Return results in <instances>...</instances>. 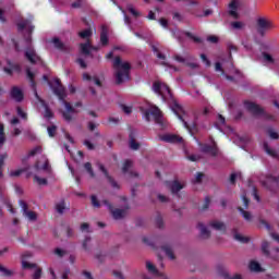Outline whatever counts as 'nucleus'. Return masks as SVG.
I'll return each mask as SVG.
<instances>
[{
    "label": "nucleus",
    "instance_id": "1",
    "mask_svg": "<svg viewBox=\"0 0 279 279\" xmlns=\"http://www.w3.org/2000/svg\"><path fill=\"white\" fill-rule=\"evenodd\" d=\"M50 88L53 90L54 95L62 101L64 105L65 111H63V119L65 121H71L73 119L72 114L77 113L75 108L71 106L70 102L65 101L66 90L63 88L62 84L60 83V78H54L51 83H49Z\"/></svg>",
    "mask_w": 279,
    "mask_h": 279
},
{
    "label": "nucleus",
    "instance_id": "2",
    "mask_svg": "<svg viewBox=\"0 0 279 279\" xmlns=\"http://www.w3.org/2000/svg\"><path fill=\"white\" fill-rule=\"evenodd\" d=\"M112 66L117 84H123L130 80V70L132 69L130 62L123 61L121 57H116Z\"/></svg>",
    "mask_w": 279,
    "mask_h": 279
},
{
    "label": "nucleus",
    "instance_id": "3",
    "mask_svg": "<svg viewBox=\"0 0 279 279\" xmlns=\"http://www.w3.org/2000/svg\"><path fill=\"white\" fill-rule=\"evenodd\" d=\"M26 75L31 82V86L34 88V93L37 101H39V104H41V106L45 108L44 117L46 119H51V117H53V113L51 112V110H49V107H47V104H45V100H43L41 97L38 96V92H36V82H34V77H36V74H34V72H31L29 69H27Z\"/></svg>",
    "mask_w": 279,
    "mask_h": 279
},
{
    "label": "nucleus",
    "instance_id": "4",
    "mask_svg": "<svg viewBox=\"0 0 279 279\" xmlns=\"http://www.w3.org/2000/svg\"><path fill=\"white\" fill-rule=\"evenodd\" d=\"M101 204L107 206L108 210L111 213V216L117 221H119L120 219H125V216L128 215V213L130 210V205H125L124 208H122V209L121 208H114L112 206V204H110V202H108V199H104L101 202Z\"/></svg>",
    "mask_w": 279,
    "mask_h": 279
},
{
    "label": "nucleus",
    "instance_id": "5",
    "mask_svg": "<svg viewBox=\"0 0 279 279\" xmlns=\"http://www.w3.org/2000/svg\"><path fill=\"white\" fill-rule=\"evenodd\" d=\"M146 121H155L158 125H162V112L158 107H150L145 111Z\"/></svg>",
    "mask_w": 279,
    "mask_h": 279
},
{
    "label": "nucleus",
    "instance_id": "6",
    "mask_svg": "<svg viewBox=\"0 0 279 279\" xmlns=\"http://www.w3.org/2000/svg\"><path fill=\"white\" fill-rule=\"evenodd\" d=\"M269 29H274V22L269 19L259 17L256 26L257 34H259V36H265Z\"/></svg>",
    "mask_w": 279,
    "mask_h": 279
},
{
    "label": "nucleus",
    "instance_id": "7",
    "mask_svg": "<svg viewBox=\"0 0 279 279\" xmlns=\"http://www.w3.org/2000/svg\"><path fill=\"white\" fill-rule=\"evenodd\" d=\"M154 93H157L162 97L163 101L171 99V89L163 83L155 82L153 85Z\"/></svg>",
    "mask_w": 279,
    "mask_h": 279
},
{
    "label": "nucleus",
    "instance_id": "8",
    "mask_svg": "<svg viewBox=\"0 0 279 279\" xmlns=\"http://www.w3.org/2000/svg\"><path fill=\"white\" fill-rule=\"evenodd\" d=\"M175 114L180 121H182L184 128L191 132L192 130H195L196 123L193 120H189V116L186 113L180 114V112L175 111Z\"/></svg>",
    "mask_w": 279,
    "mask_h": 279
},
{
    "label": "nucleus",
    "instance_id": "9",
    "mask_svg": "<svg viewBox=\"0 0 279 279\" xmlns=\"http://www.w3.org/2000/svg\"><path fill=\"white\" fill-rule=\"evenodd\" d=\"M22 266L24 269H33V279H40L43 277V269L36 266V264L23 262Z\"/></svg>",
    "mask_w": 279,
    "mask_h": 279
},
{
    "label": "nucleus",
    "instance_id": "10",
    "mask_svg": "<svg viewBox=\"0 0 279 279\" xmlns=\"http://www.w3.org/2000/svg\"><path fill=\"white\" fill-rule=\"evenodd\" d=\"M20 207L22 208V213L24 217H27L28 221H36L38 219V215L35 211L28 210L27 203L24 201L19 202Z\"/></svg>",
    "mask_w": 279,
    "mask_h": 279
},
{
    "label": "nucleus",
    "instance_id": "11",
    "mask_svg": "<svg viewBox=\"0 0 279 279\" xmlns=\"http://www.w3.org/2000/svg\"><path fill=\"white\" fill-rule=\"evenodd\" d=\"M8 66L3 68L7 75H14V73H21V65L19 63L12 62L10 59L7 60Z\"/></svg>",
    "mask_w": 279,
    "mask_h": 279
},
{
    "label": "nucleus",
    "instance_id": "12",
    "mask_svg": "<svg viewBox=\"0 0 279 279\" xmlns=\"http://www.w3.org/2000/svg\"><path fill=\"white\" fill-rule=\"evenodd\" d=\"M10 97L14 101L21 104V101H23L24 99L23 89H21L19 86H13L10 90Z\"/></svg>",
    "mask_w": 279,
    "mask_h": 279
},
{
    "label": "nucleus",
    "instance_id": "13",
    "mask_svg": "<svg viewBox=\"0 0 279 279\" xmlns=\"http://www.w3.org/2000/svg\"><path fill=\"white\" fill-rule=\"evenodd\" d=\"M244 108H246L248 112H252V114H255L256 117L263 114V108H260V106L256 105L255 102L245 101Z\"/></svg>",
    "mask_w": 279,
    "mask_h": 279
},
{
    "label": "nucleus",
    "instance_id": "14",
    "mask_svg": "<svg viewBox=\"0 0 279 279\" xmlns=\"http://www.w3.org/2000/svg\"><path fill=\"white\" fill-rule=\"evenodd\" d=\"M162 252L170 260H175V254L173 253V243L168 242L161 246Z\"/></svg>",
    "mask_w": 279,
    "mask_h": 279
},
{
    "label": "nucleus",
    "instance_id": "15",
    "mask_svg": "<svg viewBox=\"0 0 279 279\" xmlns=\"http://www.w3.org/2000/svg\"><path fill=\"white\" fill-rule=\"evenodd\" d=\"M25 57L27 58L28 61L32 62V64H35V62H38V60H40V57L36 54V50H34V48L32 47H28L25 50Z\"/></svg>",
    "mask_w": 279,
    "mask_h": 279
},
{
    "label": "nucleus",
    "instance_id": "16",
    "mask_svg": "<svg viewBox=\"0 0 279 279\" xmlns=\"http://www.w3.org/2000/svg\"><path fill=\"white\" fill-rule=\"evenodd\" d=\"M160 141H163V143H182V137L175 135V134H165L161 135Z\"/></svg>",
    "mask_w": 279,
    "mask_h": 279
},
{
    "label": "nucleus",
    "instance_id": "17",
    "mask_svg": "<svg viewBox=\"0 0 279 279\" xmlns=\"http://www.w3.org/2000/svg\"><path fill=\"white\" fill-rule=\"evenodd\" d=\"M168 186L171 193L175 194V193H180V191H182V189H184L186 184L184 182L172 181V182H168Z\"/></svg>",
    "mask_w": 279,
    "mask_h": 279
},
{
    "label": "nucleus",
    "instance_id": "18",
    "mask_svg": "<svg viewBox=\"0 0 279 279\" xmlns=\"http://www.w3.org/2000/svg\"><path fill=\"white\" fill-rule=\"evenodd\" d=\"M130 169H132V161L126 160L122 167V172L128 174L129 178H138V174L134 171H130Z\"/></svg>",
    "mask_w": 279,
    "mask_h": 279
},
{
    "label": "nucleus",
    "instance_id": "19",
    "mask_svg": "<svg viewBox=\"0 0 279 279\" xmlns=\"http://www.w3.org/2000/svg\"><path fill=\"white\" fill-rule=\"evenodd\" d=\"M209 228H213L214 230H218L219 232H226V223L221 222V220H211L209 222Z\"/></svg>",
    "mask_w": 279,
    "mask_h": 279
},
{
    "label": "nucleus",
    "instance_id": "20",
    "mask_svg": "<svg viewBox=\"0 0 279 279\" xmlns=\"http://www.w3.org/2000/svg\"><path fill=\"white\" fill-rule=\"evenodd\" d=\"M197 230L199 231V235L203 239H210V231L208 230V228H206L205 223L198 222L197 223Z\"/></svg>",
    "mask_w": 279,
    "mask_h": 279
},
{
    "label": "nucleus",
    "instance_id": "21",
    "mask_svg": "<svg viewBox=\"0 0 279 279\" xmlns=\"http://www.w3.org/2000/svg\"><path fill=\"white\" fill-rule=\"evenodd\" d=\"M100 171H102L104 175L107 178L108 182L111 184L112 189H119V183H117V181H114V179H112V177H110V174H108V170H106V168L100 165L99 166Z\"/></svg>",
    "mask_w": 279,
    "mask_h": 279
},
{
    "label": "nucleus",
    "instance_id": "22",
    "mask_svg": "<svg viewBox=\"0 0 279 279\" xmlns=\"http://www.w3.org/2000/svg\"><path fill=\"white\" fill-rule=\"evenodd\" d=\"M239 8V2L236 0H232L229 4V14L233 16V19H239V13L236 9Z\"/></svg>",
    "mask_w": 279,
    "mask_h": 279
},
{
    "label": "nucleus",
    "instance_id": "23",
    "mask_svg": "<svg viewBox=\"0 0 279 279\" xmlns=\"http://www.w3.org/2000/svg\"><path fill=\"white\" fill-rule=\"evenodd\" d=\"M129 145L130 148L133 149L134 151H136L141 147V144L136 142V135L134 134V132H131L130 134Z\"/></svg>",
    "mask_w": 279,
    "mask_h": 279
},
{
    "label": "nucleus",
    "instance_id": "24",
    "mask_svg": "<svg viewBox=\"0 0 279 279\" xmlns=\"http://www.w3.org/2000/svg\"><path fill=\"white\" fill-rule=\"evenodd\" d=\"M93 49L97 50V48H94L90 45V41H87L85 44H81V51H82V53H84V56H90V51H93Z\"/></svg>",
    "mask_w": 279,
    "mask_h": 279
},
{
    "label": "nucleus",
    "instance_id": "25",
    "mask_svg": "<svg viewBox=\"0 0 279 279\" xmlns=\"http://www.w3.org/2000/svg\"><path fill=\"white\" fill-rule=\"evenodd\" d=\"M17 27L20 31H23V29H29V32H33L34 29V26L32 25V22L31 21H22L17 24Z\"/></svg>",
    "mask_w": 279,
    "mask_h": 279
},
{
    "label": "nucleus",
    "instance_id": "26",
    "mask_svg": "<svg viewBox=\"0 0 279 279\" xmlns=\"http://www.w3.org/2000/svg\"><path fill=\"white\" fill-rule=\"evenodd\" d=\"M231 29H235L238 32H243L245 29V23L241 21H235L230 23Z\"/></svg>",
    "mask_w": 279,
    "mask_h": 279
},
{
    "label": "nucleus",
    "instance_id": "27",
    "mask_svg": "<svg viewBox=\"0 0 279 279\" xmlns=\"http://www.w3.org/2000/svg\"><path fill=\"white\" fill-rule=\"evenodd\" d=\"M0 275L4 278H12V276H14V270H10L5 266L0 264Z\"/></svg>",
    "mask_w": 279,
    "mask_h": 279
},
{
    "label": "nucleus",
    "instance_id": "28",
    "mask_svg": "<svg viewBox=\"0 0 279 279\" xmlns=\"http://www.w3.org/2000/svg\"><path fill=\"white\" fill-rule=\"evenodd\" d=\"M100 43L102 47H106L108 45V28L102 27V31L100 33Z\"/></svg>",
    "mask_w": 279,
    "mask_h": 279
},
{
    "label": "nucleus",
    "instance_id": "29",
    "mask_svg": "<svg viewBox=\"0 0 279 279\" xmlns=\"http://www.w3.org/2000/svg\"><path fill=\"white\" fill-rule=\"evenodd\" d=\"M52 44L56 47V49H60V51H66V46L62 41H60L58 37H54L52 39Z\"/></svg>",
    "mask_w": 279,
    "mask_h": 279
},
{
    "label": "nucleus",
    "instance_id": "30",
    "mask_svg": "<svg viewBox=\"0 0 279 279\" xmlns=\"http://www.w3.org/2000/svg\"><path fill=\"white\" fill-rule=\"evenodd\" d=\"M239 213H241L243 219H245V221H252L253 216L252 213L243 209V207H238Z\"/></svg>",
    "mask_w": 279,
    "mask_h": 279
},
{
    "label": "nucleus",
    "instance_id": "31",
    "mask_svg": "<svg viewBox=\"0 0 279 279\" xmlns=\"http://www.w3.org/2000/svg\"><path fill=\"white\" fill-rule=\"evenodd\" d=\"M264 149L268 156H271L272 158H278V153L275 149L269 148L268 143H264Z\"/></svg>",
    "mask_w": 279,
    "mask_h": 279
},
{
    "label": "nucleus",
    "instance_id": "32",
    "mask_svg": "<svg viewBox=\"0 0 279 279\" xmlns=\"http://www.w3.org/2000/svg\"><path fill=\"white\" fill-rule=\"evenodd\" d=\"M146 269L150 272V274H156L157 276H163L162 274L158 272V269H156V266H154V264H151V262H146Z\"/></svg>",
    "mask_w": 279,
    "mask_h": 279
},
{
    "label": "nucleus",
    "instance_id": "33",
    "mask_svg": "<svg viewBox=\"0 0 279 279\" xmlns=\"http://www.w3.org/2000/svg\"><path fill=\"white\" fill-rule=\"evenodd\" d=\"M83 80H87L92 82V84H95L96 86H101V81H99V78L97 77L92 78L90 75H88L87 73L83 74Z\"/></svg>",
    "mask_w": 279,
    "mask_h": 279
},
{
    "label": "nucleus",
    "instance_id": "34",
    "mask_svg": "<svg viewBox=\"0 0 279 279\" xmlns=\"http://www.w3.org/2000/svg\"><path fill=\"white\" fill-rule=\"evenodd\" d=\"M56 210H57V213H59V215H63L64 210H66V203H64V201H60L56 205Z\"/></svg>",
    "mask_w": 279,
    "mask_h": 279
},
{
    "label": "nucleus",
    "instance_id": "35",
    "mask_svg": "<svg viewBox=\"0 0 279 279\" xmlns=\"http://www.w3.org/2000/svg\"><path fill=\"white\" fill-rule=\"evenodd\" d=\"M202 151H204L205 154H210L211 156L217 155V148L208 145L204 146L202 148Z\"/></svg>",
    "mask_w": 279,
    "mask_h": 279
},
{
    "label": "nucleus",
    "instance_id": "36",
    "mask_svg": "<svg viewBox=\"0 0 279 279\" xmlns=\"http://www.w3.org/2000/svg\"><path fill=\"white\" fill-rule=\"evenodd\" d=\"M250 269H251V271H256V272L263 271V267H260V264L255 260L250 263Z\"/></svg>",
    "mask_w": 279,
    "mask_h": 279
},
{
    "label": "nucleus",
    "instance_id": "37",
    "mask_svg": "<svg viewBox=\"0 0 279 279\" xmlns=\"http://www.w3.org/2000/svg\"><path fill=\"white\" fill-rule=\"evenodd\" d=\"M233 239H235V241H239V243H247V241H250V238L244 236L241 233H234Z\"/></svg>",
    "mask_w": 279,
    "mask_h": 279
},
{
    "label": "nucleus",
    "instance_id": "38",
    "mask_svg": "<svg viewBox=\"0 0 279 279\" xmlns=\"http://www.w3.org/2000/svg\"><path fill=\"white\" fill-rule=\"evenodd\" d=\"M7 158H8V153H3L0 155V178H3V171H1V169H3V165H5Z\"/></svg>",
    "mask_w": 279,
    "mask_h": 279
},
{
    "label": "nucleus",
    "instance_id": "39",
    "mask_svg": "<svg viewBox=\"0 0 279 279\" xmlns=\"http://www.w3.org/2000/svg\"><path fill=\"white\" fill-rule=\"evenodd\" d=\"M3 145H5V132L3 124H0V148L3 147Z\"/></svg>",
    "mask_w": 279,
    "mask_h": 279
},
{
    "label": "nucleus",
    "instance_id": "40",
    "mask_svg": "<svg viewBox=\"0 0 279 279\" xmlns=\"http://www.w3.org/2000/svg\"><path fill=\"white\" fill-rule=\"evenodd\" d=\"M90 199H92V206L94 208H101V202H99V198H97L96 195H92Z\"/></svg>",
    "mask_w": 279,
    "mask_h": 279
},
{
    "label": "nucleus",
    "instance_id": "41",
    "mask_svg": "<svg viewBox=\"0 0 279 279\" xmlns=\"http://www.w3.org/2000/svg\"><path fill=\"white\" fill-rule=\"evenodd\" d=\"M78 36L81 38H90V36H93V31L90 28H87V29L78 33Z\"/></svg>",
    "mask_w": 279,
    "mask_h": 279
},
{
    "label": "nucleus",
    "instance_id": "42",
    "mask_svg": "<svg viewBox=\"0 0 279 279\" xmlns=\"http://www.w3.org/2000/svg\"><path fill=\"white\" fill-rule=\"evenodd\" d=\"M262 56H263V59L265 60V62H268L269 64H274L276 62L274 57H271V54H269L267 52H263Z\"/></svg>",
    "mask_w": 279,
    "mask_h": 279
},
{
    "label": "nucleus",
    "instance_id": "43",
    "mask_svg": "<svg viewBox=\"0 0 279 279\" xmlns=\"http://www.w3.org/2000/svg\"><path fill=\"white\" fill-rule=\"evenodd\" d=\"M34 181L37 182V184H39V186H47V179H45V178L35 175Z\"/></svg>",
    "mask_w": 279,
    "mask_h": 279
},
{
    "label": "nucleus",
    "instance_id": "44",
    "mask_svg": "<svg viewBox=\"0 0 279 279\" xmlns=\"http://www.w3.org/2000/svg\"><path fill=\"white\" fill-rule=\"evenodd\" d=\"M82 245L83 250H85V252H88L90 250V236H86Z\"/></svg>",
    "mask_w": 279,
    "mask_h": 279
},
{
    "label": "nucleus",
    "instance_id": "45",
    "mask_svg": "<svg viewBox=\"0 0 279 279\" xmlns=\"http://www.w3.org/2000/svg\"><path fill=\"white\" fill-rule=\"evenodd\" d=\"M84 167L87 173H89L90 178H95V172L93 171V165H90V162H86Z\"/></svg>",
    "mask_w": 279,
    "mask_h": 279
},
{
    "label": "nucleus",
    "instance_id": "46",
    "mask_svg": "<svg viewBox=\"0 0 279 279\" xmlns=\"http://www.w3.org/2000/svg\"><path fill=\"white\" fill-rule=\"evenodd\" d=\"M128 10H129V12H131V14L133 16H135V19H138V16H141V12H138L136 9H134V7H132V4H130L128 7Z\"/></svg>",
    "mask_w": 279,
    "mask_h": 279
},
{
    "label": "nucleus",
    "instance_id": "47",
    "mask_svg": "<svg viewBox=\"0 0 279 279\" xmlns=\"http://www.w3.org/2000/svg\"><path fill=\"white\" fill-rule=\"evenodd\" d=\"M268 134H269L270 138H272L274 141H278V138H279L278 132L274 131L272 129H269Z\"/></svg>",
    "mask_w": 279,
    "mask_h": 279
},
{
    "label": "nucleus",
    "instance_id": "48",
    "mask_svg": "<svg viewBox=\"0 0 279 279\" xmlns=\"http://www.w3.org/2000/svg\"><path fill=\"white\" fill-rule=\"evenodd\" d=\"M23 172H25V170H23V169L12 170L10 172V177L11 178H19V175H21Z\"/></svg>",
    "mask_w": 279,
    "mask_h": 279
},
{
    "label": "nucleus",
    "instance_id": "49",
    "mask_svg": "<svg viewBox=\"0 0 279 279\" xmlns=\"http://www.w3.org/2000/svg\"><path fill=\"white\" fill-rule=\"evenodd\" d=\"M47 130H48L49 136L53 137L56 136V131L58 130V128L56 125H51V126H48Z\"/></svg>",
    "mask_w": 279,
    "mask_h": 279
},
{
    "label": "nucleus",
    "instance_id": "50",
    "mask_svg": "<svg viewBox=\"0 0 279 279\" xmlns=\"http://www.w3.org/2000/svg\"><path fill=\"white\" fill-rule=\"evenodd\" d=\"M262 251L266 256H269V243L268 242H263L262 244Z\"/></svg>",
    "mask_w": 279,
    "mask_h": 279
},
{
    "label": "nucleus",
    "instance_id": "51",
    "mask_svg": "<svg viewBox=\"0 0 279 279\" xmlns=\"http://www.w3.org/2000/svg\"><path fill=\"white\" fill-rule=\"evenodd\" d=\"M40 151H43V148L40 146H36L28 153V156H36V154H40Z\"/></svg>",
    "mask_w": 279,
    "mask_h": 279
},
{
    "label": "nucleus",
    "instance_id": "52",
    "mask_svg": "<svg viewBox=\"0 0 279 279\" xmlns=\"http://www.w3.org/2000/svg\"><path fill=\"white\" fill-rule=\"evenodd\" d=\"M207 41L213 43L214 45H217V43H219V37L215 35H210L207 37Z\"/></svg>",
    "mask_w": 279,
    "mask_h": 279
},
{
    "label": "nucleus",
    "instance_id": "53",
    "mask_svg": "<svg viewBox=\"0 0 279 279\" xmlns=\"http://www.w3.org/2000/svg\"><path fill=\"white\" fill-rule=\"evenodd\" d=\"M16 110H17V114H19V117H21V119L27 120V113L25 111H23V109L21 107H17Z\"/></svg>",
    "mask_w": 279,
    "mask_h": 279
},
{
    "label": "nucleus",
    "instance_id": "54",
    "mask_svg": "<svg viewBox=\"0 0 279 279\" xmlns=\"http://www.w3.org/2000/svg\"><path fill=\"white\" fill-rule=\"evenodd\" d=\"M223 276H225L226 279H242L241 275L230 276V274H228V271H225Z\"/></svg>",
    "mask_w": 279,
    "mask_h": 279
},
{
    "label": "nucleus",
    "instance_id": "55",
    "mask_svg": "<svg viewBox=\"0 0 279 279\" xmlns=\"http://www.w3.org/2000/svg\"><path fill=\"white\" fill-rule=\"evenodd\" d=\"M213 9H207V10H204L203 14H198V19H202L203 16H211L213 14Z\"/></svg>",
    "mask_w": 279,
    "mask_h": 279
},
{
    "label": "nucleus",
    "instance_id": "56",
    "mask_svg": "<svg viewBox=\"0 0 279 279\" xmlns=\"http://www.w3.org/2000/svg\"><path fill=\"white\" fill-rule=\"evenodd\" d=\"M151 47H153V51L157 53V58H159V60H165V54L160 53V51L158 50V47L156 46H151Z\"/></svg>",
    "mask_w": 279,
    "mask_h": 279
},
{
    "label": "nucleus",
    "instance_id": "57",
    "mask_svg": "<svg viewBox=\"0 0 279 279\" xmlns=\"http://www.w3.org/2000/svg\"><path fill=\"white\" fill-rule=\"evenodd\" d=\"M54 254H56V256H59V258H62V256H64L66 254V251H64L62 248H56Z\"/></svg>",
    "mask_w": 279,
    "mask_h": 279
},
{
    "label": "nucleus",
    "instance_id": "58",
    "mask_svg": "<svg viewBox=\"0 0 279 279\" xmlns=\"http://www.w3.org/2000/svg\"><path fill=\"white\" fill-rule=\"evenodd\" d=\"M241 198H242V202H243V207L248 208L250 199H247V196L245 194H242Z\"/></svg>",
    "mask_w": 279,
    "mask_h": 279
},
{
    "label": "nucleus",
    "instance_id": "59",
    "mask_svg": "<svg viewBox=\"0 0 279 279\" xmlns=\"http://www.w3.org/2000/svg\"><path fill=\"white\" fill-rule=\"evenodd\" d=\"M202 159V156L199 155H190L187 157V160H191V162H197V160H201Z\"/></svg>",
    "mask_w": 279,
    "mask_h": 279
},
{
    "label": "nucleus",
    "instance_id": "60",
    "mask_svg": "<svg viewBox=\"0 0 279 279\" xmlns=\"http://www.w3.org/2000/svg\"><path fill=\"white\" fill-rule=\"evenodd\" d=\"M26 138H29V141H34L36 138V135H34V132L31 130L25 131Z\"/></svg>",
    "mask_w": 279,
    "mask_h": 279
},
{
    "label": "nucleus",
    "instance_id": "61",
    "mask_svg": "<svg viewBox=\"0 0 279 279\" xmlns=\"http://www.w3.org/2000/svg\"><path fill=\"white\" fill-rule=\"evenodd\" d=\"M81 231L82 232H90V225L87 222L81 225Z\"/></svg>",
    "mask_w": 279,
    "mask_h": 279
},
{
    "label": "nucleus",
    "instance_id": "62",
    "mask_svg": "<svg viewBox=\"0 0 279 279\" xmlns=\"http://www.w3.org/2000/svg\"><path fill=\"white\" fill-rule=\"evenodd\" d=\"M208 206H210V197L205 198V202L202 206V210H208Z\"/></svg>",
    "mask_w": 279,
    "mask_h": 279
},
{
    "label": "nucleus",
    "instance_id": "63",
    "mask_svg": "<svg viewBox=\"0 0 279 279\" xmlns=\"http://www.w3.org/2000/svg\"><path fill=\"white\" fill-rule=\"evenodd\" d=\"M186 34V36L189 37V38H191L192 40H194V43H202V39L199 38V37H196V36H194L193 34H191V33H185Z\"/></svg>",
    "mask_w": 279,
    "mask_h": 279
},
{
    "label": "nucleus",
    "instance_id": "64",
    "mask_svg": "<svg viewBox=\"0 0 279 279\" xmlns=\"http://www.w3.org/2000/svg\"><path fill=\"white\" fill-rule=\"evenodd\" d=\"M82 275L84 276L85 279H95L93 278V274L88 270H83Z\"/></svg>",
    "mask_w": 279,
    "mask_h": 279
}]
</instances>
